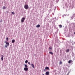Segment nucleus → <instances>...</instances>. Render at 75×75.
Wrapping results in <instances>:
<instances>
[{
    "label": "nucleus",
    "mask_w": 75,
    "mask_h": 75,
    "mask_svg": "<svg viewBox=\"0 0 75 75\" xmlns=\"http://www.w3.org/2000/svg\"><path fill=\"white\" fill-rule=\"evenodd\" d=\"M29 6L28 5H25L24 6V8L26 9V10H27Z\"/></svg>",
    "instance_id": "obj_1"
},
{
    "label": "nucleus",
    "mask_w": 75,
    "mask_h": 75,
    "mask_svg": "<svg viewBox=\"0 0 75 75\" xmlns=\"http://www.w3.org/2000/svg\"><path fill=\"white\" fill-rule=\"evenodd\" d=\"M25 67H25L24 69V71H27L28 70V68L27 67H28L27 66H25Z\"/></svg>",
    "instance_id": "obj_2"
},
{
    "label": "nucleus",
    "mask_w": 75,
    "mask_h": 75,
    "mask_svg": "<svg viewBox=\"0 0 75 75\" xmlns=\"http://www.w3.org/2000/svg\"><path fill=\"white\" fill-rule=\"evenodd\" d=\"M25 18H22L21 19V22L22 23H23L24 22V20H25Z\"/></svg>",
    "instance_id": "obj_3"
},
{
    "label": "nucleus",
    "mask_w": 75,
    "mask_h": 75,
    "mask_svg": "<svg viewBox=\"0 0 75 75\" xmlns=\"http://www.w3.org/2000/svg\"><path fill=\"white\" fill-rule=\"evenodd\" d=\"M4 42H5V43L6 44V45H7V46H9V45H10V44H9V42H7V41H5Z\"/></svg>",
    "instance_id": "obj_4"
},
{
    "label": "nucleus",
    "mask_w": 75,
    "mask_h": 75,
    "mask_svg": "<svg viewBox=\"0 0 75 75\" xmlns=\"http://www.w3.org/2000/svg\"><path fill=\"white\" fill-rule=\"evenodd\" d=\"M49 74H50V72L49 71H47L46 73V75H49Z\"/></svg>",
    "instance_id": "obj_5"
},
{
    "label": "nucleus",
    "mask_w": 75,
    "mask_h": 75,
    "mask_svg": "<svg viewBox=\"0 0 75 75\" xmlns=\"http://www.w3.org/2000/svg\"><path fill=\"white\" fill-rule=\"evenodd\" d=\"M40 27V25H38L36 26V27L37 28H39Z\"/></svg>",
    "instance_id": "obj_6"
},
{
    "label": "nucleus",
    "mask_w": 75,
    "mask_h": 75,
    "mask_svg": "<svg viewBox=\"0 0 75 75\" xmlns=\"http://www.w3.org/2000/svg\"><path fill=\"white\" fill-rule=\"evenodd\" d=\"M65 51L66 52H68L69 51V50L68 49H67L65 50Z\"/></svg>",
    "instance_id": "obj_7"
},
{
    "label": "nucleus",
    "mask_w": 75,
    "mask_h": 75,
    "mask_svg": "<svg viewBox=\"0 0 75 75\" xmlns=\"http://www.w3.org/2000/svg\"><path fill=\"white\" fill-rule=\"evenodd\" d=\"M3 57H4V56H3V55H2V57L1 58L2 61H3Z\"/></svg>",
    "instance_id": "obj_8"
},
{
    "label": "nucleus",
    "mask_w": 75,
    "mask_h": 75,
    "mask_svg": "<svg viewBox=\"0 0 75 75\" xmlns=\"http://www.w3.org/2000/svg\"><path fill=\"white\" fill-rule=\"evenodd\" d=\"M12 43H14L15 42V40L13 39L12 40Z\"/></svg>",
    "instance_id": "obj_9"
},
{
    "label": "nucleus",
    "mask_w": 75,
    "mask_h": 75,
    "mask_svg": "<svg viewBox=\"0 0 75 75\" xmlns=\"http://www.w3.org/2000/svg\"><path fill=\"white\" fill-rule=\"evenodd\" d=\"M49 54H52V55H53V53H52V52H50Z\"/></svg>",
    "instance_id": "obj_10"
},
{
    "label": "nucleus",
    "mask_w": 75,
    "mask_h": 75,
    "mask_svg": "<svg viewBox=\"0 0 75 75\" xmlns=\"http://www.w3.org/2000/svg\"><path fill=\"white\" fill-rule=\"evenodd\" d=\"M6 7H5V6H4L2 8V9H3V10H4V9H6Z\"/></svg>",
    "instance_id": "obj_11"
},
{
    "label": "nucleus",
    "mask_w": 75,
    "mask_h": 75,
    "mask_svg": "<svg viewBox=\"0 0 75 75\" xmlns=\"http://www.w3.org/2000/svg\"><path fill=\"white\" fill-rule=\"evenodd\" d=\"M71 62H72V60H69L68 62V63H69V64H71Z\"/></svg>",
    "instance_id": "obj_12"
},
{
    "label": "nucleus",
    "mask_w": 75,
    "mask_h": 75,
    "mask_svg": "<svg viewBox=\"0 0 75 75\" xmlns=\"http://www.w3.org/2000/svg\"><path fill=\"white\" fill-rule=\"evenodd\" d=\"M59 27L60 28H62V25H59Z\"/></svg>",
    "instance_id": "obj_13"
},
{
    "label": "nucleus",
    "mask_w": 75,
    "mask_h": 75,
    "mask_svg": "<svg viewBox=\"0 0 75 75\" xmlns=\"http://www.w3.org/2000/svg\"><path fill=\"white\" fill-rule=\"evenodd\" d=\"M45 69H49V67H46Z\"/></svg>",
    "instance_id": "obj_14"
},
{
    "label": "nucleus",
    "mask_w": 75,
    "mask_h": 75,
    "mask_svg": "<svg viewBox=\"0 0 75 75\" xmlns=\"http://www.w3.org/2000/svg\"><path fill=\"white\" fill-rule=\"evenodd\" d=\"M75 17V13H74L73 15V17Z\"/></svg>",
    "instance_id": "obj_15"
},
{
    "label": "nucleus",
    "mask_w": 75,
    "mask_h": 75,
    "mask_svg": "<svg viewBox=\"0 0 75 75\" xmlns=\"http://www.w3.org/2000/svg\"><path fill=\"white\" fill-rule=\"evenodd\" d=\"M25 63H26V64H27V63H28V60H26L25 62Z\"/></svg>",
    "instance_id": "obj_16"
},
{
    "label": "nucleus",
    "mask_w": 75,
    "mask_h": 75,
    "mask_svg": "<svg viewBox=\"0 0 75 75\" xmlns=\"http://www.w3.org/2000/svg\"><path fill=\"white\" fill-rule=\"evenodd\" d=\"M62 62L61 61H60L59 62V64H60L61 65V64H62Z\"/></svg>",
    "instance_id": "obj_17"
},
{
    "label": "nucleus",
    "mask_w": 75,
    "mask_h": 75,
    "mask_svg": "<svg viewBox=\"0 0 75 75\" xmlns=\"http://www.w3.org/2000/svg\"><path fill=\"white\" fill-rule=\"evenodd\" d=\"M6 40L7 41H8V38H6Z\"/></svg>",
    "instance_id": "obj_18"
},
{
    "label": "nucleus",
    "mask_w": 75,
    "mask_h": 75,
    "mask_svg": "<svg viewBox=\"0 0 75 75\" xmlns=\"http://www.w3.org/2000/svg\"><path fill=\"white\" fill-rule=\"evenodd\" d=\"M5 47H6V48H7V45H5Z\"/></svg>",
    "instance_id": "obj_19"
},
{
    "label": "nucleus",
    "mask_w": 75,
    "mask_h": 75,
    "mask_svg": "<svg viewBox=\"0 0 75 75\" xmlns=\"http://www.w3.org/2000/svg\"><path fill=\"white\" fill-rule=\"evenodd\" d=\"M49 49H50V50H51V49H52V47H49Z\"/></svg>",
    "instance_id": "obj_20"
},
{
    "label": "nucleus",
    "mask_w": 75,
    "mask_h": 75,
    "mask_svg": "<svg viewBox=\"0 0 75 75\" xmlns=\"http://www.w3.org/2000/svg\"><path fill=\"white\" fill-rule=\"evenodd\" d=\"M12 14H14V12H12Z\"/></svg>",
    "instance_id": "obj_21"
},
{
    "label": "nucleus",
    "mask_w": 75,
    "mask_h": 75,
    "mask_svg": "<svg viewBox=\"0 0 75 75\" xmlns=\"http://www.w3.org/2000/svg\"><path fill=\"white\" fill-rule=\"evenodd\" d=\"M28 64H29V65H30V62H28Z\"/></svg>",
    "instance_id": "obj_22"
},
{
    "label": "nucleus",
    "mask_w": 75,
    "mask_h": 75,
    "mask_svg": "<svg viewBox=\"0 0 75 75\" xmlns=\"http://www.w3.org/2000/svg\"><path fill=\"white\" fill-rule=\"evenodd\" d=\"M31 65L32 66H34V65H33V64H31Z\"/></svg>",
    "instance_id": "obj_23"
},
{
    "label": "nucleus",
    "mask_w": 75,
    "mask_h": 75,
    "mask_svg": "<svg viewBox=\"0 0 75 75\" xmlns=\"http://www.w3.org/2000/svg\"><path fill=\"white\" fill-rule=\"evenodd\" d=\"M32 67H33V68H34V66H32Z\"/></svg>",
    "instance_id": "obj_24"
},
{
    "label": "nucleus",
    "mask_w": 75,
    "mask_h": 75,
    "mask_svg": "<svg viewBox=\"0 0 75 75\" xmlns=\"http://www.w3.org/2000/svg\"><path fill=\"white\" fill-rule=\"evenodd\" d=\"M0 22L1 23H2V21H0Z\"/></svg>",
    "instance_id": "obj_25"
},
{
    "label": "nucleus",
    "mask_w": 75,
    "mask_h": 75,
    "mask_svg": "<svg viewBox=\"0 0 75 75\" xmlns=\"http://www.w3.org/2000/svg\"><path fill=\"white\" fill-rule=\"evenodd\" d=\"M25 66H27V65L25 64Z\"/></svg>",
    "instance_id": "obj_26"
},
{
    "label": "nucleus",
    "mask_w": 75,
    "mask_h": 75,
    "mask_svg": "<svg viewBox=\"0 0 75 75\" xmlns=\"http://www.w3.org/2000/svg\"><path fill=\"white\" fill-rule=\"evenodd\" d=\"M74 34H75V32L74 33Z\"/></svg>",
    "instance_id": "obj_27"
},
{
    "label": "nucleus",
    "mask_w": 75,
    "mask_h": 75,
    "mask_svg": "<svg viewBox=\"0 0 75 75\" xmlns=\"http://www.w3.org/2000/svg\"><path fill=\"white\" fill-rule=\"evenodd\" d=\"M42 75H44V74H43Z\"/></svg>",
    "instance_id": "obj_28"
}]
</instances>
